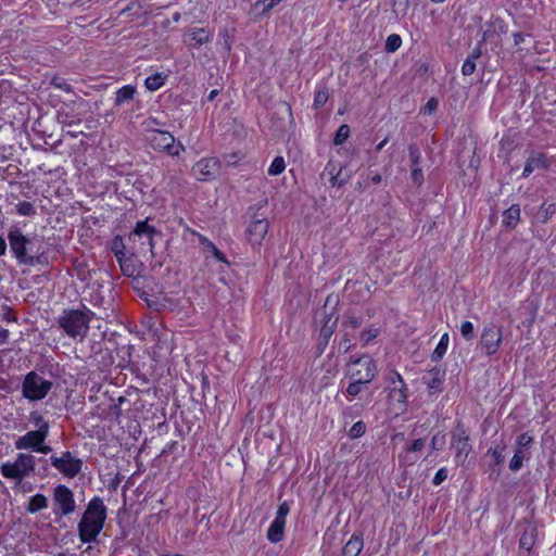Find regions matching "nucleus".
I'll list each match as a JSON object with an SVG mask.
<instances>
[{
  "label": "nucleus",
  "mask_w": 556,
  "mask_h": 556,
  "mask_svg": "<svg viewBox=\"0 0 556 556\" xmlns=\"http://www.w3.org/2000/svg\"><path fill=\"white\" fill-rule=\"evenodd\" d=\"M481 55L480 48L473 49L470 55L465 60L462 66V73L465 76L472 75L476 71V60H478Z\"/></svg>",
  "instance_id": "b1692460"
},
{
  "label": "nucleus",
  "mask_w": 556,
  "mask_h": 556,
  "mask_svg": "<svg viewBox=\"0 0 556 556\" xmlns=\"http://www.w3.org/2000/svg\"><path fill=\"white\" fill-rule=\"evenodd\" d=\"M106 520V506L101 497H93L89 501L77 530L81 543L97 542Z\"/></svg>",
  "instance_id": "f257e3e1"
},
{
  "label": "nucleus",
  "mask_w": 556,
  "mask_h": 556,
  "mask_svg": "<svg viewBox=\"0 0 556 556\" xmlns=\"http://www.w3.org/2000/svg\"><path fill=\"white\" fill-rule=\"evenodd\" d=\"M513 37L516 46H519L525 40V36L521 33H515Z\"/></svg>",
  "instance_id": "69168bd1"
},
{
  "label": "nucleus",
  "mask_w": 556,
  "mask_h": 556,
  "mask_svg": "<svg viewBox=\"0 0 556 556\" xmlns=\"http://www.w3.org/2000/svg\"><path fill=\"white\" fill-rule=\"evenodd\" d=\"M541 213L543 214V222H546L548 218H551L556 213V205L551 203H543L541 205Z\"/></svg>",
  "instance_id": "8fccbe9b"
},
{
  "label": "nucleus",
  "mask_w": 556,
  "mask_h": 556,
  "mask_svg": "<svg viewBox=\"0 0 556 556\" xmlns=\"http://www.w3.org/2000/svg\"><path fill=\"white\" fill-rule=\"evenodd\" d=\"M503 342V329L493 323L484 326L482 329L479 345L486 356L495 354Z\"/></svg>",
  "instance_id": "9b49d317"
},
{
  "label": "nucleus",
  "mask_w": 556,
  "mask_h": 556,
  "mask_svg": "<svg viewBox=\"0 0 556 556\" xmlns=\"http://www.w3.org/2000/svg\"><path fill=\"white\" fill-rule=\"evenodd\" d=\"M529 458H530V455L528 452L520 450V448H515L514 456L509 462V469L511 471L520 470L523 466V460L529 459Z\"/></svg>",
  "instance_id": "bb28decb"
},
{
  "label": "nucleus",
  "mask_w": 556,
  "mask_h": 556,
  "mask_svg": "<svg viewBox=\"0 0 556 556\" xmlns=\"http://www.w3.org/2000/svg\"><path fill=\"white\" fill-rule=\"evenodd\" d=\"M149 142L154 150L166 151L169 155H179L184 150L181 144H175V138L168 131H150Z\"/></svg>",
  "instance_id": "4468645a"
},
{
  "label": "nucleus",
  "mask_w": 556,
  "mask_h": 556,
  "mask_svg": "<svg viewBox=\"0 0 556 556\" xmlns=\"http://www.w3.org/2000/svg\"><path fill=\"white\" fill-rule=\"evenodd\" d=\"M534 544V534L533 530H526L519 540L520 548H523L527 552H530Z\"/></svg>",
  "instance_id": "72a5a7b5"
},
{
  "label": "nucleus",
  "mask_w": 556,
  "mask_h": 556,
  "mask_svg": "<svg viewBox=\"0 0 556 556\" xmlns=\"http://www.w3.org/2000/svg\"><path fill=\"white\" fill-rule=\"evenodd\" d=\"M460 333L463 338L467 341L473 339L475 337V328L471 321L466 320L460 325Z\"/></svg>",
  "instance_id": "37998d69"
},
{
  "label": "nucleus",
  "mask_w": 556,
  "mask_h": 556,
  "mask_svg": "<svg viewBox=\"0 0 556 556\" xmlns=\"http://www.w3.org/2000/svg\"><path fill=\"white\" fill-rule=\"evenodd\" d=\"M451 447L455 451L456 464L464 465L471 451V444L469 435L464 425L460 422H458L452 431Z\"/></svg>",
  "instance_id": "9d476101"
},
{
  "label": "nucleus",
  "mask_w": 556,
  "mask_h": 556,
  "mask_svg": "<svg viewBox=\"0 0 556 556\" xmlns=\"http://www.w3.org/2000/svg\"><path fill=\"white\" fill-rule=\"evenodd\" d=\"M289 513H290V506L287 502H283L282 504L279 505V507L277 509L275 520L286 523L287 516Z\"/></svg>",
  "instance_id": "de8ad7c7"
},
{
  "label": "nucleus",
  "mask_w": 556,
  "mask_h": 556,
  "mask_svg": "<svg viewBox=\"0 0 556 556\" xmlns=\"http://www.w3.org/2000/svg\"><path fill=\"white\" fill-rule=\"evenodd\" d=\"M278 111L279 113L281 114H286L289 119H292V111H291V106L286 103V102H281L279 105H278Z\"/></svg>",
  "instance_id": "052dcab7"
},
{
  "label": "nucleus",
  "mask_w": 556,
  "mask_h": 556,
  "mask_svg": "<svg viewBox=\"0 0 556 556\" xmlns=\"http://www.w3.org/2000/svg\"><path fill=\"white\" fill-rule=\"evenodd\" d=\"M199 242L202 245V248L208 252H213V250L216 249V245L202 235H199Z\"/></svg>",
  "instance_id": "4d7b16f0"
},
{
  "label": "nucleus",
  "mask_w": 556,
  "mask_h": 556,
  "mask_svg": "<svg viewBox=\"0 0 556 556\" xmlns=\"http://www.w3.org/2000/svg\"><path fill=\"white\" fill-rule=\"evenodd\" d=\"M94 313L88 308L84 309H64L58 317V326L72 339H85L89 331V324Z\"/></svg>",
  "instance_id": "f03ea898"
},
{
  "label": "nucleus",
  "mask_w": 556,
  "mask_h": 556,
  "mask_svg": "<svg viewBox=\"0 0 556 556\" xmlns=\"http://www.w3.org/2000/svg\"><path fill=\"white\" fill-rule=\"evenodd\" d=\"M136 93V87L131 85H126L119 88L115 93V105L121 106L125 103L130 102Z\"/></svg>",
  "instance_id": "412c9836"
},
{
  "label": "nucleus",
  "mask_w": 556,
  "mask_h": 556,
  "mask_svg": "<svg viewBox=\"0 0 556 556\" xmlns=\"http://www.w3.org/2000/svg\"><path fill=\"white\" fill-rule=\"evenodd\" d=\"M48 435L49 434L42 431L31 430L18 437L14 442V446L16 450H30L33 452L48 454L52 451L51 446L45 443Z\"/></svg>",
  "instance_id": "1a4fd4ad"
},
{
  "label": "nucleus",
  "mask_w": 556,
  "mask_h": 556,
  "mask_svg": "<svg viewBox=\"0 0 556 556\" xmlns=\"http://www.w3.org/2000/svg\"><path fill=\"white\" fill-rule=\"evenodd\" d=\"M329 94L326 88L319 89L315 92L314 97V108L319 109L326 104L328 101Z\"/></svg>",
  "instance_id": "79ce46f5"
},
{
  "label": "nucleus",
  "mask_w": 556,
  "mask_h": 556,
  "mask_svg": "<svg viewBox=\"0 0 556 556\" xmlns=\"http://www.w3.org/2000/svg\"><path fill=\"white\" fill-rule=\"evenodd\" d=\"M333 169L334 168H332L330 170V174L333 173ZM348 179H349L348 176H342V169L340 168L339 172L336 175H331L330 184L333 187H341V186H343L348 181Z\"/></svg>",
  "instance_id": "49530a36"
},
{
  "label": "nucleus",
  "mask_w": 556,
  "mask_h": 556,
  "mask_svg": "<svg viewBox=\"0 0 556 556\" xmlns=\"http://www.w3.org/2000/svg\"><path fill=\"white\" fill-rule=\"evenodd\" d=\"M211 40V34L205 28H191L186 34V43L191 48H200Z\"/></svg>",
  "instance_id": "a211bd4d"
},
{
  "label": "nucleus",
  "mask_w": 556,
  "mask_h": 556,
  "mask_svg": "<svg viewBox=\"0 0 556 556\" xmlns=\"http://www.w3.org/2000/svg\"><path fill=\"white\" fill-rule=\"evenodd\" d=\"M408 156L412 163V167L420 166L421 163V152L419 147L416 143H410L408 146Z\"/></svg>",
  "instance_id": "e433bc0d"
},
{
  "label": "nucleus",
  "mask_w": 556,
  "mask_h": 556,
  "mask_svg": "<svg viewBox=\"0 0 556 556\" xmlns=\"http://www.w3.org/2000/svg\"><path fill=\"white\" fill-rule=\"evenodd\" d=\"M218 172L219 161L215 157L201 159L192 167V175L201 181L215 178Z\"/></svg>",
  "instance_id": "2eb2a0df"
},
{
  "label": "nucleus",
  "mask_w": 556,
  "mask_h": 556,
  "mask_svg": "<svg viewBox=\"0 0 556 556\" xmlns=\"http://www.w3.org/2000/svg\"><path fill=\"white\" fill-rule=\"evenodd\" d=\"M165 84V76L160 73L151 75L146 78L144 86L150 91L159 90Z\"/></svg>",
  "instance_id": "7c9ffc66"
},
{
  "label": "nucleus",
  "mask_w": 556,
  "mask_h": 556,
  "mask_svg": "<svg viewBox=\"0 0 556 556\" xmlns=\"http://www.w3.org/2000/svg\"><path fill=\"white\" fill-rule=\"evenodd\" d=\"M121 270L125 276L132 277L137 273V268L134 264V254L130 256H124L122 258H117Z\"/></svg>",
  "instance_id": "cd10ccee"
},
{
  "label": "nucleus",
  "mask_w": 556,
  "mask_h": 556,
  "mask_svg": "<svg viewBox=\"0 0 556 556\" xmlns=\"http://www.w3.org/2000/svg\"><path fill=\"white\" fill-rule=\"evenodd\" d=\"M9 340V330L0 327V345L7 343Z\"/></svg>",
  "instance_id": "e2e57ef3"
},
{
  "label": "nucleus",
  "mask_w": 556,
  "mask_h": 556,
  "mask_svg": "<svg viewBox=\"0 0 556 556\" xmlns=\"http://www.w3.org/2000/svg\"><path fill=\"white\" fill-rule=\"evenodd\" d=\"M448 342H450L448 333L442 334L438 345L435 346V349L432 353V361L438 362L445 355L447 346H448Z\"/></svg>",
  "instance_id": "c85d7f7f"
},
{
  "label": "nucleus",
  "mask_w": 556,
  "mask_h": 556,
  "mask_svg": "<svg viewBox=\"0 0 556 556\" xmlns=\"http://www.w3.org/2000/svg\"><path fill=\"white\" fill-rule=\"evenodd\" d=\"M520 218V207L517 204H513L508 207L503 215V225L508 228H515Z\"/></svg>",
  "instance_id": "4be33fe9"
},
{
  "label": "nucleus",
  "mask_w": 556,
  "mask_h": 556,
  "mask_svg": "<svg viewBox=\"0 0 556 556\" xmlns=\"http://www.w3.org/2000/svg\"><path fill=\"white\" fill-rule=\"evenodd\" d=\"M364 542L361 534L354 533L342 549V556H358Z\"/></svg>",
  "instance_id": "aec40b11"
},
{
  "label": "nucleus",
  "mask_w": 556,
  "mask_h": 556,
  "mask_svg": "<svg viewBox=\"0 0 556 556\" xmlns=\"http://www.w3.org/2000/svg\"><path fill=\"white\" fill-rule=\"evenodd\" d=\"M549 166V162L545 154L541 152H531L527 159L522 177H529L535 169H546Z\"/></svg>",
  "instance_id": "f3484780"
},
{
  "label": "nucleus",
  "mask_w": 556,
  "mask_h": 556,
  "mask_svg": "<svg viewBox=\"0 0 556 556\" xmlns=\"http://www.w3.org/2000/svg\"><path fill=\"white\" fill-rule=\"evenodd\" d=\"M241 160V153L240 151H235L230 153H226L224 155V161L227 164V166H235L238 164V162Z\"/></svg>",
  "instance_id": "09e8293b"
},
{
  "label": "nucleus",
  "mask_w": 556,
  "mask_h": 556,
  "mask_svg": "<svg viewBox=\"0 0 556 556\" xmlns=\"http://www.w3.org/2000/svg\"><path fill=\"white\" fill-rule=\"evenodd\" d=\"M332 332H333L332 328L328 327L327 325H325L321 328L320 334L324 337L325 342H328V339L331 337Z\"/></svg>",
  "instance_id": "680f3d73"
},
{
  "label": "nucleus",
  "mask_w": 556,
  "mask_h": 556,
  "mask_svg": "<svg viewBox=\"0 0 556 556\" xmlns=\"http://www.w3.org/2000/svg\"><path fill=\"white\" fill-rule=\"evenodd\" d=\"M280 1L281 0H258L252 7L251 13L255 16L264 14L280 3Z\"/></svg>",
  "instance_id": "a878e982"
},
{
  "label": "nucleus",
  "mask_w": 556,
  "mask_h": 556,
  "mask_svg": "<svg viewBox=\"0 0 556 556\" xmlns=\"http://www.w3.org/2000/svg\"><path fill=\"white\" fill-rule=\"evenodd\" d=\"M15 210H16L17 214L21 216L31 217L37 214L35 206L30 202H27V201H22V202L17 203L15 205Z\"/></svg>",
  "instance_id": "473e14b6"
},
{
  "label": "nucleus",
  "mask_w": 556,
  "mask_h": 556,
  "mask_svg": "<svg viewBox=\"0 0 556 556\" xmlns=\"http://www.w3.org/2000/svg\"><path fill=\"white\" fill-rule=\"evenodd\" d=\"M285 527H286L285 522H281V521H278V520L274 519L273 522L270 523L268 530H267V539L271 543L280 542L282 540V538H283Z\"/></svg>",
  "instance_id": "5701e85b"
},
{
  "label": "nucleus",
  "mask_w": 556,
  "mask_h": 556,
  "mask_svg": "<svg viewBox=\"0 0 556 556\" xmlns=\"http://www.w3.org/2000/svg\"><path fill=\"white\" fill-rule=\"evenodd\" d=\"M504 451H505V445L504 444L503 445L498 444L495 447L490 448L488 451V454L492 455V457L494 459V464L496 466L503 464V462H504V454H503Z\"/></svg>",
  "instance_id": "a19ab883"
},
{
  "label": "nucleus",
  "mask_w": 556,
  "mask_h": 556,
  "mask_svg": "<svg viewBox=\"0 0 556 556\" xmlns=\"http://www.w3.org/2000/svg\"><path fill=\"white\" fill-rule=\"evenodd\" d=\"M156 236H162V232L157 230L154 226L149 224V218L144 220H139L136 224L134 230L129 233V240H134L136 237L144 238L148 242L149 249L154 254L155 241L154 238Z\"/></svg>",
  "instance_id": "dca6fc26"
},
{
  "label": "nucleus",
  "mask_w": 556,
  "mask_h": 556,
  "mask_svg": "<svg viewBox=\"0 0 556 556\" xmlns=\"http://www.w3.org/2000/svg\"><path fill=\"white\" fill-rule=\"evenodd\" d=\"M447 469L440 468L433 477L432 483L434 485H440L447 478Z\"/></svg>",
  "instance_id": "6e6d98bb"
},
{
  "label": "nucleus",
  "mask_w": 556,
  "mask_h": 556,
  "mask_svg": "<svg viewBox=\"0 0 556 556\" xmlns=\"http://www.w3.org/2000/svg\"><path fill=\"white\" fill-rule=\"evenodd\" d=\"M445 445V434L442 432H437L431 439V448L434 451H440Z\"/></svg>",
  "instance_id": "a18cd8bd"
},
{
  "label": "nucleus",
  "mask_w": 556,
  "mask_h": 556,
  "mask_svg": "<svg viewBox=\"0 0 556 556\" xmlns=\"http://www.w3.org/2000/svg\"><path fill=\"white\" fill-rule=\"evenodd\" d=\"M354 379H351L352 381L349 383L346 388V394L351 399L356 397L362 391L364 386H366V382L362 381V378H358L357 375H353Z\"/></svg>",
  "instance_id": "c756f323"
},
{
  "label": "nucleus",
  "mask_w": 556,
  "mask_h": 556,
  "mask_svg": "<svg viewBox=\"0 0 556 556\" xmlns=\"http://www.w3.org/2000/svg\"><path fill=\"white\" fill-rule=\"evenodd\" d=\"M366 431V425L363 421L355 422L349 430V437L357 439L362 437Z\"/></svg>",
  "instance_id": "c03bdc74"
},
{
  "label": "nucleus",
  "mask_w": 556,
  "mask_h": 556,
  "mask_svg": "<svg viewBox=\"0 0 556 556\" xmlns=\"http://www.w3.org/2000/svg\"><path fill=\"white\" fill-rule=\"evenodd\" d=\"M111 250L114 253L116 260L122 258L126 255L125 254V243H124V239L122 236L114 237V239L112 241Z\"/></svg>",
  "instance_id": "f704fd0d"
},
{
  "label": "nucleus",
  "mask_w": 556,
  "mask_h": 556,
  "mask_svg": "<svg viewBox=\"0 0 556 556\" xmlns=\"http://www.w3.org/2000/svg\"><path fill=\"white\" fill-rule=\"evenodd\" d=\"M344 324L353 329H356L362 325V319L356 316H349Z\"/></svg>",
  "instance_id": "13d9d810"
},
{
  "label": "nucleus",
  "mask_w": 556,
  "mask_h": 556,
  "mask_svg": "<svg viewBox=\"0 0 556 556\" xmlns=\"http://www.w3.org/2000/svg\"><path fill=\"white\" fill-rule=\"evenodd\" d=\"M533 443V437L529 432H525L517 438L516 447L523 451H528Z\"/></svg>",
  "instance_id": "58836bf2"
},
{
  "label": "nucleus",
  "mask_w": 556,
  "mask_h": 556,
  "mask_svg": "<svg viewBox=\"0 0 556 556\" xmlns=\"http://www.w3.org/2000/svg\"><path fill=\"white\" fill-rule=\"evenodd\" d=\"M445 372L434 368L424 377V382L430 391L440 392L444 381Z\"/></svg>",
  "instance_id": "6ab92c4d"
},
{
  "label": "nucleus",
  "mask_w": 556,
  "mask_h": 556,
  "mask_svg": "<svg viewBox=\"0 0 556 556\" xmlns=\"http://www.w3.org/2000/svg\"><path fill=\"white\" fill-rule=\"evenodd\" d=\"M213 255L220 262H224L225 261V255L216 248L215 250H213Z\"/></svg>",
  "instance_id": "774afa93"
},
{
  "label": "nucleus",
  "mask_w": 556,
  "mask_h": 556,
  "mask_svg": "<svg viewBox=\"0 0 556 556\" xmlns=\"http://www.w3.org/2000/svg\"><path fill=\"white\" fill-rule=\"evenodd\" d=\"M378 334H379L378 329H368L362 333L361 340L364 344H368L370 341L376 339L378 337Z\"/></svg>",
  "instance_id": "603ef678"
},
{
  "label": "nucleus",
  "mask_w": 556,
  "mask_h": 556,
  "mask_svg": "<svg viewBox=\"0 0 556 556\" xmlns=\"http://www.w3.org/2000/svg\"><path fill=\"white\" fill-rule=\"evenodd\" d=\"M350 136V127L346 124L341 125L334 136L333 143L341 146Z\"/></svg>",
  "instance_id": "ea45409f"
},
{
  "label": "nucleus",
  "mask_w": 556,
  "mask_h": 556,
  "mask_svg": "<svg viewBox=\"0 0 556 556\" xmlns=\"http://www.w3.org/2000/svg\"><path fill=\"white\" fill-rule=\"evenodd\" d=\"M48 507V500L43 494H35L29 498L27 510L31 514Z\"/></svg>",
  "instance_id": "393cba45"
},
{
  "label": "nucleus",
  "mask_w": 556,
  "mask_h": 556,
  "mask_svg": "<svg viewBox=\"0 0 556 556\" xmlns=\"http://www.w3.org/2000/svg\"><path fill=\"white\" fill-rule=\"evenodd\" d=\"M426 446V440L425 439H417L414 440L410 445H408L405 451L407 453H416L421 451Z\"/></svg>",
  "instance_id": "3c124183"
},
{
  "label": "nucleus",
  "mask_w": 556,
  "mask_h": 556,
  "mask_svg": "<svg viewBox=\"0 0 556 556\" xmlns=\"http://www.w3.org/2000/svg\"><path fill=\"white\" fill-rule=\"evenodd\" d=\"M437 106H438V100L434 98H431L427 101V103L424 108V112L426 114H431L433 111H435Z\"/></svg>",
  "instance_id": "bf43d9fd"
},
{
  "label": "nucleus",
  "mask_w": 556,
  "mask_h": 556,
  "mask_svg": "<svg viewBox=\"0 0 556 556\" xmlns=\"http://www.w3.org/2000/svg\"><path fill=\"white\" fill-rule=\"evenodd\" d=\"M402 45V39L399 35L392 34L386 40V51L389 53L395 52Z\"/></svg>",
  "instance_id": "4c0bfd02"
},
{
  "label": "nucleus",
  "mask_w": 556,
  "mask_h": 556,
  "mask_svg": "<svg viewBox=\"0 0 556 556\" xmlns=\"http://www.w3.org/2000/svg\"><path fill=\"white\" fill-rule=\"evenodd\" d=\"M285 169V159L282 156H276L268 168V174L271 176H277L280 175Z\"/></svg>",
  "instance_id": "c9c22d12"
},
{
  "label": "nucleus",
  "mask_w": 556,
  "mask_h": 556,
  "mask_svg": "<svg viewBox=\"0 0 556 556\" xmlns=\"http://www.w3.org/2000/svg\"><path fill=\"white\" fill-rule=\"evenodd\" d=\"M352 344H351V340L348 339V338H344L340 344H339V349L340 350H343L344 352L349 351L351 349Z\"/></svg>",
  "instance_id": "0e129e2a"
},
{
  "label": "nucleus",
  "mask_w": 556,
  "mask_h": 556,
  "mask_svg": "<svg viewBox=\"0 0 556 556\" xmlns=\"http://www.w3.org/2000/svg\"><path fill=\"white\" fill-rule=\"evenodd\" d=\"M29 420L37 427L36 431H42L43 433L49 434V422L46 421L38 412H31L29 414Z\"/></svg>",
  "instance_id": "2f4dec72"
},
{
  "label": "nucleus",
  "mask_w": 556,
  "mask_h": 556,
  "mask_svg": "<svg viewBox=\"0 0 556 556\" xmlns=\"http://www.w3.org/2000/svg\"><path fill=\"white\" fill-rule=\"evenodd\" d=\"M36 466V458L26 453H20L14 463H4L0 467L4 478L13 479L21 483L25 477L30 476Z\"/></svg>",
  "instance_id": "20e7f679"
},
{
  "label": "nucleus",
  "mask_w": 556,
  "mask_h": 556,
  "mask_svg": "<svg viewBox=\"0 0 556 556\" xmlns=\"http://www.w3.org/2000/svg\"><path fill=\"white\" fill-rule=\"evenodd\" d=\"M412 180L418 186L422 184L424 173L420 166L412 167Z\"/></svg>",
  "instance_id": "864d4df0"
},
{
  "label": "nucleus",
  "mask_w": 556,
  "mask_h": 556,
  "mask_svg": "<svg viewBox=\"0 0 556 556\" xmlns=\"http://www.w3.org/2000/svg\"><path fill=\"white\" fill-rule=\"evenodd\" d=\"M7 252V242L4 238L0 235V256L4 255Z\"/></svg>",
  "instance_id": "338daca9"
},
{
  "label": "nucleus",
  "mask_w": 556,
  "mask_h": 556,
  "mask_svg": "<svg viewBox=\"0 0 556 556\" xmlns=\"http://www.w3.org/2000/svg\"><path fill=\"white\" fill-rule=\"evenodd\" d=\"M52 85L66 92H73L72 86L68 83H66L63 78H53Z\"/></svg>",
  "instance_id": "5fc2aeb1"
},
{
  "label": "nucleus",
  "mask_w": 556,
  "mask_h": 556,
  "mask_svg": "<svg viewBox=\"0 0 556 556\" xmlns=\"http://www.w3.org/2000/svg\"><path fill=\"white\" fill-rule=\"evenodd\" d=\"M51 465L62 475L68 478L76 477L83 468V460L75 457L70 451L63 452L61 456L52 455Z\"/></svg>",
  "instance_id": "f8f14e48"
},
{
  "label": "nucleus",
  "mask_w": 556,
  "mask_h": 556,
  "mask_svg": "<svg viewBox=\"0 0 556 556\" xmlns=\"http://www.w3.org/2000/svg\"><path fill=\"white\" fill-rule=\"evenodd\" d=\"M377 372L376 362L369 355H363L358 358H351L345 376L354 379L353 375H357L363 382L369 383L375 379Z\"/></svg>",
  "instance_id": "0eeeda50"
},
{
  "label": "nucleus",
  "mask_w": 556,
  "mask_h": 556,
  "mask_svg": "<svg viewBox=\"0 0 556 556\" xmlns=\"http://www.w3.org/2000/svg\"><path fill=\"white\" fill-rule=\"evenodd\" d=\"M53 514L56 518H62L73 514L76 509V502L73 491L64 485L59 484L53 489Z\"/></svg>",
  "instance_id": "6e6552de"
},
{
  "label": "nucleus",
  "mask_w": 556,
  "mask_h": 556,
  "mask_svg": "<svg viewBox=\"0 0 556 556\" xmlns=\"http://www.w3.org/2000/svg\"><path fill=\"white\" fill-rule=\"evenodd\" d=\"M267 205V200L263 199L260 202L257 211L252 215V222L249 226L248 232L250 241L253 244L260 243L268 231V220L265 212L262 210Z\"/></svg>",
  "instance_id": "ddd939ff"
},
{
  "label": "nucleus",
  "mask_w": 556,
  "mask_h": 556,
  "mask_svg": "<svg viewBox=\"0 0 556 556\" xmlns=\"http://www.w3.org/2000/svg\"><path fill=\"white\" fill-rule=\"evenodd\" d=\"M53 383L36 371L28 372L22 383V394L28 401H41L51 391Z\"/></svg>",
  "instance_id": "39448f33"
},
{
  "label": "nucleus",
  "mask_w": 556,
  "mask_h": 556,
  "mask_svg": "<svg viewBox=\"0 0 556 556\" xmlns=\"http://www.w3.org/2000/svg\"><path fill=\"white\" fill-rule=\"evenodd\" d=\"M8 239L10 248L18 263L28 266L40 263V256L27 255L26 245L29 243V240L16 225L10 227Z\"/></svg>",
  "instance_id": "423d86ee"
},
{
  "label": "nucleus",
  "mask_w": 556,
  "mask_h": 556,
  "mask_svg": "<svg viewBox=\"0 0 556 556\" xmlns=\"http://www.w3.org/2000/svg\"><path fill=\"white\" fill-rule=\"evenodd\" d=\"M388 399L396 414H403L407 406L408 388L396 370H390L386 377Z\"/></svg>",
  "instance_id": "7ed1b4c3"
}]
</instances>
